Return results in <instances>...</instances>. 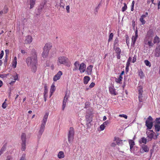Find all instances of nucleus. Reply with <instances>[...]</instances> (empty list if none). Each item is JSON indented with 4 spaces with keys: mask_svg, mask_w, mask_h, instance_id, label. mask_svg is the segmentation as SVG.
Listing matches in <instances>:
<instances>
[{
    "mask_svg": "<svg viewBox=\"0 0 160 160\" xmlns=\"http://www.w3.org/2000/svg\"><path fill=\"white\" fill-rule=\"evenodd\" d=\"M155 122L154 125L155 130L158 135H159L158 132L160 131V118H156Z\"/></svg>",
    "mask_w": 160,
    "mask_h": 160,
    "instance_id": "obj_6",
    "label": "nucleus"
},
{
    "mask_svg": "<svg viewBox=\"0 0 160 160\" xmlns=\"http://www.w3.org/2000/svg\"><path fill=\"white\" fill-rule=\"evenodd\" d=\"M58 157L60 159L64 157V154L63 152L60 151L59 152L58 155Z\"/></svg>",
    "mask_w": 160,
    "mask_h": 160,
    "instance_id": "obj_31",
    "label": "nucleus"
},
{
    "mask_svg": "<svg viewBox=\"0 0 160 160\" xmlns=\"http://www.w3.org/2000/svg\"><path fill=\"white\" fill-rule=\"evenodd\" d=\"M145 78L144 75L142 72V71H141V78Z\"/></svg>",
    "mask_w": 160,
    "mask_h": 160,
    "instance_id": "obj_55",
    "label": "nucleus"
},
{
    "mask_svg": "<svg viewBox=\"0 0 160 160\" xmlns=\"http://www.w3.org/2000/svg\"><path fill=\"white\" fill-rule=\"evenodd\" d=\"M52 47V45L48 43H47L45 44L43 49V51L42 55L43 58H46L48 56L49 51Z\"/></svg>",
    "mask_w": 160,
    "mask_h": 160,
    "instance_id": "obj_3",
    "label": "nucleus"
},
{
    "mask_svg": "<svg viewBox=\"0 0 160 160\" xmlns=\"http://www.w3.org/2000/svg\"><path fill=\"white\" fill-rule=\"evenodd\" d=\"M125 37L126 38V42L127 43V44L128 46H129V38L128 36V34H126L125 35Z\"/></svg>",
    "mask_w": 160,
    "mask_h": 160,
    "instance_id": "obj_40",
    "label": "nucleus"
},
{
    "mask_svg": "<svg viewBox=\"0 0 160 160\" xmlns=\"http://www.w3.org/2000/svg\"><path fill=\"white\" fill-rule=\"evenodd\" d=\"M55 89L56 88H55L54 84H52L50 89V93H53V92L55 91Z\"/></svg>",
    "mask_w": 160,
    "mask_h": 160,
    "instance_id": "obj_34",
    "label": "nucleus"
},
{
    "mask_svg": "<svg viewBox=\"0 0 160 160\" xmlns=\"http://www.w3.org/2000/svg\"><path fill=\"white\" fill-rule=\"evenodd\" d=\"M66 102H65V101H63L62 108V110L63 111L64 110V108L66 107Z\"/></svg>",
    "mask_w": 160,
    "mask_h": 160,
    "instance_id": "obj_46",
    "label": "nucleus"
},
{
    "mask_svg": "<svg viewBox=\"0 0 160 160\" xmlns=\"http://www.w3.org/2000/svg\"><path fill=\"white\" fill-rule=\"evenodd\" d=\"M47 1L44 0L40 4V6L38 7V8L36 11V15L37 16L38 15H39L41 12L42 11L44 8V5L46 4Z\"/></svg>",
    "mask_w": 160,
    "mask_h": 160,
    "instance_id": "obj_9",
    "label": "nucleus"
},
{
    "mask_svg": "<svg viewBox=\"0 0 160 160\" xmlns=\"http://www.w3.org/2000/svg\"><path fill=\"white\" fill-rule=\"evenodd\" d=\"M148 13L146 12L141 17V22L142 23V24H145L146 22L145 20L146 19V17L148 16Z\"/></svg>",
    "mask_w": 160,
    "mask_h": 160,
    "instance_id": "obj_17",
    "label": "nucleus"
},
{
    "mask_svg": "<svg viewBox=\"0 0 160 160\" xmlns=\"http://www.w3.org/2000/svg\"><path fill=\"white\" fill-rule=\"evenodd\" d=\"M7 106V104L6 102H4L2 104V107L3 109L5 108Z\"/></svg>",
    "mask_w": 160,
    "mask_h": 160,
    "instance_id": "obj_48",
    "label": "nucleus"
},
{
    "mask_svg": "<svg viewBox=\"0 0 160 160\" xmlns=\"http://www.w3.org/2000/svg\"><path fill=\"white\" fill-rule=\"evenodd\" d=\"M160 42V39L158 37L156 36L153 40V42L154 43H159Z\"/></svg>",
    "mask_w": 160,
    "mask_h": 160,
    "instance_id": "obj_36",
    "label": "nucleus"
},
{
    "mask_svg": "<svg viewBox=\"0 0 160 160\" xmlns=\"http://www.w3.org/2000/svg\"><path fill=\"white\" fill-rule=\"evenodd\" d=\"M142 151V153H143L144 152H148L149 151V148L148 146L145 144H143L141 146Z\"/></svg>",
    "mask_w": 160,
    "mask_h": 160,
    "instance_id": "obj_18",
    "label": "nucleus"
},
{
    "mask_svg": "<svg viewBox=\"0 0 160 160\" xmlns=\"http://www.w3.org/2000/svg\"><path fill=\"white\" fill-rule=\"evenodd\" d=\"M48 115V113H46L43 117L42 121V123L38 132V133H39L40 135H42L44 131L45 126L47 120Z\"/></svg>",
    "mask_w": 160,
    "mask_h": 160,
    "instance_id": "obj_1",
    "label": "nucleus"
},
{
    "mask_svg": "<svg viewBox=\"0 0 160 160\" xmlns=\"http://www.w3.org/2000/svg\"><path fill=\"white\" fill-rule=\"evenodd\" d=\"M90 78L89 77L85 76L83 78V83L84 84H87L90 81Z\"/></svg>",
    "mask_w": 160,
    "mask_h": 160,
    "instance_id": "obj_28",
    "label": "nucleus"
},
{
    "mask_svg": "<svg viewBox=\"0 0 160 160\" xmlns=\"http://www.w3.org/2000/svg\"><path fill=\"white\" fill-rule=\"evenodd\" d=\"M17 64V58L16 57H15L14 58V59L13 61L12 66L13 68H15L16 67V65Z\"/></svg>",
    "mask_w": 160,
    "mask_h": 160,
    "instance_id": "obj_35",
    "label": "nucleus"
},
{
    "mask_svg": "<svg viewBox=\"0 0 160 160\" xmlns=\"http://www.w3.org/2000/svg\"><path fill=\"white\" fill-rule=\"evenodd\" d=\"M58 61L59 63H58V65H60L61 64H64L68 67L70 66V63L68 59L64 56L60 57L58 58Z\"/></svg>",
    "mask_w": 160,
    "mask_h": 160,
    "instance_id": "obj_2",
    "label": "nucleus"
},
{
    "mask_svg": "<svg viewBox=\"0 0 160 160\" xmlns=\"http://www.w3.org/2000/svg\"><path fill=\"white\" fill-rule=\"evenodd\" d=\"M113 33H111L109 35V39H108V42H109L111 41L112 40V39L113 37Z\"/></svg>",
    "mask_w": 160,
    "mask_h": 160,
    "instance_id": "obj_41",
    "label": "nucleus"
},
{
    "mask_svg": "<svg viewBox=\"0 0 160 160\" xmlns=\"http://www.w3.org/2000/svg\"><path fill=\"white\" fill-rule=\"evenodd\" d=\"M70 7L69 5L67 6L66 7V9L67 10V12L69 13L70 12Z\"/></svg>",
    "mask_w": 160,
    "mask_h": 160,
    "instance_id": "obj_57",
    "label": "nucleus"
},
{
    "mask_svg": "<svg viewBox=\"0 0 160 160\" xmlns=\"http://www.w3.org/2000/svg\"><path fill=\"white\" fill-rule=\"evenodd\" d=\"M105 125L104 124H102L100 126V128L101 130L102 131L105 128Z\"/></svg>",
    "mask_w": 160,
    "mask_h": 160,
    "instance_id": "obj_53",
    "label": "nucleus"
},
{
    "mask_svg": "<svg viewBox=\"0 0 160 160\" xmlns=\"http://www.w3.org/2000/svg\"><path fill=\"white\" fill-rule=\"evenodd\" d=\"M133 153L135 155L139 156L140 155V149L139 148L137 147H134V150H132Z\"/></svg>",
    "mask_w": 160,
    "mask_h": 160,
    "instance_id": "obj_19",
    "label": "nucleus"
},
{
    "mask_svg": "<svg viewBox=\"0 0 160 160\" xmlns=\"http://www.w3.org/2000/svg\"><path fill=\"white\" fill-rule=\"evenodd\" d=\"M8 9L7 7L5 6L3 10V11L4 12V13L5 14L6 13L8 12Z\"/></svg>",
    "mask_w": 160,
    "mask_h": 160,
    "instance_id": "obj_47",
    "label": "nucleus"
},
{
    "mask_svg": "<svg viewBox=\"0 0 160 160\" xmlns=\"http://www.w3.org/2000/svg\"><path fill=\"white\" fill-rule=\"evenodd\" d=\"M74 129L72 127H70L69 132L68 133V141L69 143H71L74 139Z\"/></svg>",
    "mask_w": 160,
    "mask_h": 160,
    "instance_id": "obj_4",
    "label": "nucleus"
},
{
    "mask_svg": "<svg viewBox=\"0 0 160 160\" xmlns=\"http://www.w3.org/2000/svg\"><path fill=\"white\" fill-rule=\"evenodd\" d=\"M115 51L116 56L118 59H120L121 58L120 54L121 53V50L120 48L119 47H116L113 48Z\"/></svg>",
    "mask_w": 160,
    "mask_h": 160,
    "instance_id": "obj_12",
    "label": "nucleus"
},
{
    "mask_svg": "<svg viewBox=\"0 0 160 160\" xmlns=\"http://www.w3.org/2000/svg\"><path fill=\"white\" fill-rule=\"evenodd\" d=\"M136 60V56L134 55V57L133 58L132 62L133 63L135 62Z\"/></svg>",
    "mask_w": 160,
    "mask_h": 160,
    "instance_id": "obj_59",
    "label": "nucleus"
},
{
    "mask_svg": "<svg viewBox=\"0 0 160 160\" xmlns=\"http://www.w3.org/2000/svg\"><path fill=\"white\" fill-rule=\"evenodd\" d=\"M119 116L120 117H123L125 118V119H127L128 118L127 116L125 114H120L119 115Z\"/></svg>",
    "mask_w": 160,
    "mask_h": 160,
    "instance_id": "obj_51",
    "label": "nucleus"
},
{
    "mask_svg": "<svg viewBox=\"0 0 160 160\" xmlns=\"http://www.w3.org/2000/svg\"><path fill=\"white\" fill-rule=\"evenodd\" d=\"M86 119L87 121V123L86 124L88 125L90 124L91 122L92 121V117H91V115H87L85 116Z\"/></svg>",
    "mask_w": 160,
    "mask_h": 160,
    "instance_id": "obj_21",
    "label": "nucleus"
},
{
    "mask_svg": "<svg viewBox=\"0 0 160 160\" xmlns=\"http://www.w3.org/2000/svg\"><path fill=\"white\" fill-rule=\"evenodd\" d=\"M7 148V144L5 143L3 145V146L1 148L0 151V156H1L3 152L4 151H5Z\"/></svg>",
    "mask_w": 160,
    "mask_h": 160,
    "instance_id": "obj_29",
    "label": "nucleus"
},
{
    "mask_svg": "<svg viewBox=\"0 0 160 160\" xmlns=\"http://www.w3.org/2000/svg\"><path fill=\"white\" fill-rule=\"evenodd\" d=\"M32 38L31 36H27L25 41V43L26 44H29L32 42Z\"/></svg>",
    "mask_w": 160,
    "mask_h": 160,
    "instance_id": "obj_23",
    "label": "nucleus"
},
{
    "mask_svg": "<svg viewBox=\"0 0 160 160\" xmlns=\"http://www.w3.org/2000/svg\"><path fill=\"white\" fill-rule=\"evenodd\" d=\"M135 21L134 20L132 21V26L133 29H135Z\"/></svg>",
    "mask_w": 160,
    "mask_h": 160,
    "instance_id": "obj_61",
    "label": "nucleus"
},
{
    "mask_svg": "<svg viewBox=\"0 0 160 160\" xmlns=\"http://www.w3.org/2000/svg\"><path fill=\"white\" fill-rule=\"evenodd\" d=\"M137 90L138 92V98L139 102H140V87L139 86H138Z\"/></svg>",
    "mask_w": 160,
    "mask_h": 160,
    "instance_id": "obj_45",
    "label": "nucleus"
},
{
    "mask_svg": "<svg viewBox=\"0 0 160 160\" xmlns=\"http://www.w3.org/2000/svg\"><path fill=\"white\" fill-rule=\"evenodd\" d=\"M152 40L151 39L146 38L144 41L145 44L148 46L150 48L152 47L153 44L152 42Z\"/></svg>",
    "mask_w": 160,
    "mask_h": 160,
    "instance_id": "obj_13",
    "label": "nucleus"
},
{
    "mask_svg": "<svg viewBox=\"0 0 160 160\" xmlns=\"http://www.w3.org/2000/svg\"><path fill=\"white\" fill-rule=\"evenodd\" d=\"M135 2L134 1H133L132 5H131V11H132L134 10V4Z\"/></svg>",
    "mask_w": 160,
    "mask_h": 160,
    "instance_id": "obj_49",
    "label": "nucleus"
},
{
    "mask_svg": "<svg viewBox=\"0 0 160 160\" xmlns=\"http://www.w3.org/2000/svg\"><path fill=\"white\" fill-rule=\"evenodd\" d=\"M4 55V52L3 50L1 51L0 54V59H2Z\"/></svg>",
    "mask_w": 160,
    "mask_h": 160,
    "instance_id": "obj_54",
    "label": "nucleus"
},
{
    "mask_svg": "<svg viewBox=\"0 0 160 160\" xmlns=\"http://www.w3.org/2000/svg\"><path fill=\"white\" fill-rule=\"evenodd\" d=\"M62 74V72L59 71L58 73L54 76L53 78V81H56L57 80H59Z\"/></svg>",
    "mask_w": 160,
    "mask_h": 160,
    "instance_id": "obj_14",
    "label": "nucleus"
},
{
    "mask_svg": "<svg viewBox=\"0 0 160 160\" xmlns=\"http://www.w3.org/2000/svg\"><path fill=\"white\" fill-rule=\"evenodd\" d=\"M25 156L22 155L20 160H25Z\"/></svg>",
    "mask_w": 160,
    "mask_h": 160,
    "instance_id": "obj_62",
    "label": "nucleus"
},
{
    "mask_svg": "<svg viewBox=\"0 0 160 160\" xmlns=\"http://www.w3.org/2000/svg\"><path fill=\"white\" fill-rule=\"evenodd\" d=\"M93 66L90 65L87 68L86 72H87V74L88 75H91L92 74Z\"/></svg>",
    "mask_w": 160,
    "mask_h": 160,
    "instance_id": "obj_24",
    "label": "nucleus"
},
{
    "mask_svg": "<svg viewBox=\"0 0 160 160\" xmlns=\"http://www.w3.org/2000/svg\"><path fill=\"white\" fill-rule=\"evenodd\" d=\"M144 63L146 66H148L149 67L151 66V64L150 62L147 60H144Z\"/></svg>",
    "mask_w": 160,
    "mask_h": 160,
    "instance_id": "obj_39",
    "label": "nucleus"
},
{
    "mask_svg": "<svg viewBox=\"0 0 160 160\" xmlns=\"http://www.w3.org/2000/svg\"><path fill=\"white\" fill-rule=\"evenodd\" d=\"M22 140V148L21 150L22 151H24L26 149V135L25 133H22L21 136Z\"/></svg>",
    "mask_w": 160,
    "mask_h": 160,
    "instance_id": "obj_8",
    "label": "nucleus"
},
{
    "mask_svg": "<svg viewBox=\"0 0 160 160\" xmlns=\"http://www.w3.org/2000/svg\"><path fill=\"white\" fill-rule=\"evenodd\" d=\"M36 59V60H37V55L36 54V52H34V53L32 54V57H28L26 60V62L28 66H29L34 62V59Z\"/></svg>",
    "mask_w": 160,
    "mask_h": 160,
    "instance_id": "obj_5",
    "label": "nucleus"
},
{
    "mask_svg": "<svg viewBox=\"0 0 160 160\" xmlns=\"http://www.w3.org/2000/svg\"><path fill=\"white\" fill-rule=\"evenodd\" d=\"M67 91H66V92L65 96H64V99H63V101H65L66 102H67L68 98L69 97V95H67Z\"/></svg>",
    "mask_w": 160,
    "mask_h": 160,
    "instance_id": "obj_43",
    "label": "nucleus"
},
{
    "mask_svg": "<svg viewBox=\"0 0 160 160\" xmlns=\"http://www.w3.org/2000/svg\"><path fill=\"white\" fill-rule=\"evenodd\" d=\"M95 85V83L92 82L90 85L89 86V88H92L94 87V86Z\"/></svg>",
    "mask_w": 160,
    "mask_h": 160,
    "instance_id": "obj_52",
    "label": "nucleus"
},
{
    "mask_svg": "<svg viewBox=\"0 0 160 160\" xmlns=\"http://www.w3.org/2000/svg\"><path fill=\"white\" fill-rule=\"evenodd\" d=\"M34 62H33L31 65V68L32 71L33 72L35 73L36 72L37 70V60H36V59H34Z\"/></svg>",
    "mask_w": 160,
    "mask_h": 160,
    "instance_id": "obj_11",
    "label": "nucleus"
},
{
    "mask_svg": "<svg viewBox=\"0 0 160 160\" xmlns=\"http://www.w3.org/2000/svg\"><path fill=\"white\" fill-rule=\"evenodd\" d=\"M124 6L122 8V11L124 12L125 11L127 8V6L126 3H123Z\"/></svg>",
    "mask_w": 160,
    "mask_h": 160,
    "instance_id": "obj_42",
    "label": "nucleus"
},
{
    "mask_svg": "<svg viewBox=\"0 0 160 160\" xmlns=\"http://www.w3.org/2000/svg\"><path fill=\"white\" fill-rule=\"evenodd\" d=\"M86 65L83 62H82L79 65L78 70L81 73L84 72L85 71Z\"/></svg>",
    "mask_w": 160,
    "mask_h": 160,
    "instance_id": "obj_15",
    "label": "nucleus"
},
{
    "mask_svg": "<svg viewBox=\"0 0 160 160\" xmlns=\"http://www.w3.org/2000/svg\"><path fill=\"white\" fill-rule=\"evenodd\" d=\"M155 134V132L152 130H149L147 131V138L150 139V140H152V138L154 139L157 138L158 135L157 134V135L154 136Z\"/></svg>",
    "mask_w": 160,
    "mask_h": 160,
    "instance_id": "obj_7",
    "label": "nucleus"
},
{
    "mask_svg": "<svg viewBox=\"0 0 160 160\" xmlns=\"http://www.w3.org/2000/svg\"><path fill=\"white\" fill-rule=\"evenodd\" d=\"M115 90L113 86H112L109 87V91L111 94L116 95H117L116 93Z\"/></svg>",
    "mask_w": 160,
    "mask_h": 160,
    "instance_id": "obj_22",
    "label": "nucleus"
},
{
    "mask_svg": "<svg viewBox=\"0 0 160 160\" xmlns=\"http://www.w3.org/2000/svg\"><path fill=\"white\" fill-rule=\"evenodd\" d=\"M74 67L73 69V71H75L78 70V67H79V62L78 61H76L74 64Z\"/></svg>",
    "mask_w": 160,
    "mask_h": 160,
    "instance_id": "obj_25",
    "label": "nucleus"
},
{
    "mask_svg": "<svg viewBox=\"0 0 160 160\" xmlns=\"http://www.w3.org/2000/svg\"><path fill=\"white\" fill-rule=\"evenodd\" d=\"M6 160H12V158L11 156H8L7 157V159Z\"/></svg>",
    "mask_w": 160,
    "mask_h": 160,
    "instance_id": "obj_60",
    "label": "nucleus"
},
{
    "mask_svg": "<svg viewBox=\"0 0 160 160\" xmlns=\"http://www.w3.org/2000/svg\"><path fill=\"white\" fill-rule=\"evenodd\" d=\"M138 36V30H136L135 32V36L134 37V36H133L132 37V42L131 43L132 46H133L134 45L135 42L137 40V37Z\"/></svg>",
    "mask_w": 160,
    "mask_h": 160,
    "instance_id": "obj_16",
    "label": "nucleus"
},
{
    "mask_svg": "<svg viewBox=\"0 0 160 160\" xmlns=\"http://www.w3.org/2000/svg\"><path fill=\"white\" fill-rule=\"evenodd\" d=\"M65 4L63 2V0H60V3L59 4H57L56 6L58 8V7L62 8L63 9H64Z\"/></svg>",
    "mask_w": 160,
    "mask_h": 160,
    "instance_id": "obj_26",
    "label": "nucleus"
},
{
    "mask_svg": "<svg viewBox=\"0 0 160 160\" xmlns=\"http://www.w3.org/2000/svg\"><path fill=\"white\" fill-rule=\"evenodd\" d=\"M142 142L144 144H146L147 142V139L145 138H141Z\"/></svg>",
    "mask_w": 160,
    "mask_h": 160,
    "instance_id": "obj_44",
    "label": "nucleus"
},
{
    "mask_svg": "<svg viewBox=\"0 0 160 160\" xmlns=\"http://www.w3.org/2000/svg\"><path fill=\"white\" fill-rule=\"evenodd\" d=\"M129 143L130 146V150L131 152H132V149H133V147L134 145H135L134 142L132 140H129Z\"/></svg>",
    "mask_w": 160,
    "mask_h": 160,
    "instance_id": "obj_27",
    "label": "nucleus"
},
{
    "mask_svg": "<svg viewBox=\"0 0 160 160\" xmlns=\"http://www.w3.org/2000/svg\"><path fill=\"white\" fill-rule=\"evenodd\" d=\"M110 123V122L108 120H107L106 121L104 122L103 124H104L105 125H107L108 124H109Z\"/></svg>",
    "mask_w": 160,
    "mask_h": 160,
    "instance_id": "obj_56",
    "label": "nucleus"
},
{
    "mask_svg": "<svg viewBox=\"0 0 160 160\" xmlns=\"http://www.w3.org/2000/svg\"><path fill=\"white\" fill-rule=\"evenodd\" d=\"M89 102H87L85 103V107L84 108H87L89 106L90 104H89Z\"/></svg>",
    "mask_w": 160,
    "mask_h": 160,
    "instance_id": "obj_50",
    "label": "nucleus"
},
{
    "mask_svg": "<svg viewBox=\"0 0 160 160\" xmlns=\"http://www.w3.org/2000/svg\"><path fill=\"white\" fill-rule=\"evenodd\" d=\"M122 76L119 75V78L118 79L116 78V81L118 83H121V81L122 80Z\"/></svg>",
    "mask_w": 160,
    "mask_h": 160,
    "instance_id": "obj_38",
    "label": "nucleus"
},
{
    "mask_svg": "<svg viewBox=\"0 0 160 160\" xmlns=\"http://www.w3.org/2000/svg\"><path fill=\"white\" fill-rule=\"evenodd\" d=\"M44 90L43 94L44 95H46L47 94L48 91L47 84H44Z\"/></svg>",
    "mask_w": 160,
    "mask_h": 160,
    "instance_id": "obj_33",
    "label": "nucleus"
},
{
    "mask_svg": "<svg viewBox=\"0 0 160 160\" xmlns=\"http://www.w3.org/2000/svg\"><path fill=\"white\" fill-rule=\"evenodd\" d=\"M119 40L117 37L115 39L113 43V48H116V46H119L118 44Z\"/></svg>",
    "mask_w": 160,
    "mask_h": 160,
    "instance_id": "obj_30",
    "label": "nucleus"
},
{
    "mask_svg": "<svg viewBox=\"0 0 160 160\" xmlns=\"http://www.w3.org/2000/svg\"><path fill=\"white\" fill-rule=\"evenodd\" d=\"M153 36V31L150 30L148 32L147 36L146 38L151 39H152V38Z\"/></svg>",
    "mask_w": 160,
    "mask_h": 160,
    "instance_id": "obj_20",
    "label": "nucleus"
},
{
    "mask_svg": "<svg viewBox=\"0 0 160 160\" xmlns=\"http://www.w3.org/2000/svg\"><path fill=\"white\" fill-rule=\"evenodd\" d=\"M116 146V144L115 142H112L111 143V146L112 147H115Z\"/></svg>",
    "mask_w": 160,
    "mask_h": 160,
    "instance_id": "obj_64",
    "label": "nucleus"
},
{
    "mask_svg": "<svg viewBox=\"0 0 160 160\" xmlns=\"http://www.w3.org/2000/svg\"><path fill=\"white\" fill-rule=\"evenodd\" d=\"M114 141H117V144L118 145H119L120 144H122V140H120L119 138L116 139V138H115Z\"/></svg>",
    "mask_w": 160,
    "mask_h": 160,
    "instance_id": "obj_37",
    "label": "nucleus"
},
{
    "mask_svg": "<svg viewBox=\"0 0 160 160\" xmlns=\"http://www.w3.org/2000/svg\"><path fill=\"white\" fill-rule=\"evenodd\" d=\"M14 80H15V81L18 79V74L17 73H16V75L14 76Z\"/></svg>",
    "mask_w": 160,
    "mask_h": 160,
    "instance_id": "obj_58",
    "label": "nucleus"
},
{
    "mask_svg": "<svg viewBox=\"0 0 160 160\" xmlns=\"http://www.w3.org/2000/svg\"><path fill=\"white\" fill-rule=\"evenodd\" d=\"M36 2V0H30V9H31L32 8L35 4Z\"/></svg>",
    "mask_w": 160,
    "mask_h": 160,
    "instance_id": "obj_32",
    "label": "nucleus"
},
{
    "mask_svg": "<svg viewBox=\"0 0 160 160\" xmlns=\"http://www.w3.org/2000/svg\"><path fill=\"white\" fill-rule=\"evenodd\" d=\"M5 53H6V55H8L9 53V50L8 49H6L5 50Z\"/></svg>",
    "mask_w": 160,
    "mask_h": 160,
    "instance_id": "obj_63",
    "label": "nucleus"
},
{
    "mask_svg": "<svg viewBox=\"0 0 160 160\" xmlns=\"http://www.w3.org/2000/svg\"><path fill=\"white\" fill-rule=\"evenodd\" d=\"M152 118L149 116L147 118L146 121V125L147 126V129H151L153 126Z\"/></svg>",
    "mask_w": 160,
    "mask_h": 160,
    "instance_id": "obj_10",
    "label": "nucleus"
}]
</instances>
